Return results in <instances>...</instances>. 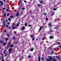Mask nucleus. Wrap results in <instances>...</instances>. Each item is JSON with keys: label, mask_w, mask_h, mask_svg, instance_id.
Returning <instances> with one entry per match:
<instances>
[{"label": "nucleus", "mask_w": 61, "mask_h": 61, "mask_svg": "<svg viewBox=\"0 0 61 61\" xmlns=\"http://www.w3.org/2000/svg\"><path fill=\"white\" fill-rule=\"evenodd\" d=\"M52 57L51 56H48V58H50L48 59V60L47 58L46 59V60L47 61H50L52 60L53 61H57V60L56 59H54L53 58H52Z\"/></svg>", "instance_id": "nucleus-1"}, {"label": "nucleus", "mask_w": 61, "mask_h": 61, "mask_svg": "<svg viewBox=\"0 0 61 61\" xmlns=\"http://www.w3.org/2000/svg\"><path fill=\"white\" fill-rule=\"evenodd\" d=\"M3 25H4V26H5L6 24H5V21L4 20H3Z\"/></svg>", "instance_id": "nucleus-2"}, {"label": "nucleus", "mask_w": 61, "mask_h": 61, "mask_svg": "<svg viewBox=\"0 0 61 61\" xmlns=\"http://www.w3.org/2000/svg\"><path fill=\"white\" fill-rule=\"evenodd\" d=\"M19 15V13L18 12L16 15V16H18Z\"/></svg>", "instance_id": "nucleus-3"}, {"label": "nucleus", "mask_w": 61, "mask_h": 61, "mask_svg": "<svg viewBox=\"0 0 61 61\" xmlns=\"http://www.w3.org/2000/svg\"><path fill=\"white\" fill-rule=\"evenodd\" d=\"M12 49L10 48L9 49V52H10L11 51H12Z\"/></svg>", "instance_id": "nucleus-4"}, {"label": "nucleus", "mask_w": 61, "mask_h": 61, "mask_svg": "<svg viewBox=\"0 0 61 61\" xmlns=\"http://www.w3.org/2000/svg\"><path fill=\"white\" fill-rule=\"evenodd\" d=\"M56 58H58V60H60V57H59L58 56H56Z\"/></svg>", "instance_id": "nucleus-5"}, {"label": "nucleus", "mask_w": 61, "mask_h": 61, "mask_svg": "<svg viewBox=\"0 0 61 61\" xmlns=\"http://www.w3.org/2000/svg\"><path fill=\"white\" fill-rule=\"evenodd\" d=\"M43 26H42L40 28V29H39V31H41V29H42V28H43Z\"/></svg>", "instance_id": "nucleus-6"}, {"label": "nucleus", "mask_w": 61, "mask_h": 61, "mask_svg": "<svg viewBox=\"0 0 61 61\" xmlns=\"http://www.w3.org/2000/svg\"><path fill=\"white\" fill-rule=\"evenodd\" d=\"M25 29V27L24 26H23L22 28V30H24Z\"/></svg>", "instance_id": "nucleus-7"}, {"label": "nucleus", "mask_w": 61, "mask_h": 61, "mask_svg": "<svg viewBox=\"0 0 61 61\" xmlns=\"http://www.w3.org/2000/svg\"><path fill=\"white\" fill-rule=\"evenodd\" d=\"M54 38V37H53L52 36H50V39H52V38Z\"/></svg>", "instance_id": "nucleus-8"}, {"label": "nucleus", "mask_w": 61, "mask_h": 61, "mask_svg": "<svg viewBox=\"0 0 61 61\" xmlns=\"http://www.w3.org/2000/svg\"><path fill=\"white\" fill-rule=\"evenodd\" d=\"M55 29H56V30H57L58 29V28L57 27H55Z\"/></svg>", "instance_id": "nucleus-9"}, {"label": "nucleus", "mask_w": 61, "mask_h": 61, "mask_svg": "<svg viewBox=\"0 0 61 61\" xmlns=\"http://www.w3.org/2000/svg\"><path fill=\"white\" fill-rule=\"evenodd\" d=\"M38 61H40V56L38 57Z\"/></svg>", "instance_id": "nucleus-10"}, {"label": "nucleus", "mask_w": 61, "mask_h": 61, "mask_svg": "<svg viewBox=\"0 0 61 61\" xmlns=\"http://www.w3.org/2000/svg\"><path fill=\"white\" fill-rule=\"evenodd\" d=\"M13 46H14V45H12V44H11L10 46V47L11 48L13 47Z\"/></svg>", "instance_id": "nucleus-11"}, {"label": "nucleus", "mask_w": 61, "mask_h": 61, "mask_svg": "<svg viewBox=\"0 0 61 61\" xmlns=\"http://www.w3.org/2000/svg\"><path fill=\"white\" fill-rule=\"evenodd\" d=\"M4 42V41H2V40H0V43L1 44H3Z\"/></svg>", "instance_id": "nucleus-12"}, {"label": "nucleus", "mask_w": 61, "mask_h": 61, "mask_svg": "<svg viewBox=\"0 0 61 61\" xmlns=\"http://www.w3.org/2000/svg\"><path fill=\"white\" fill-rule=\"evenodd\" d=\"M6 51H6V50H4V54H6V53L5 52H6Z\"/></svg>", "instance_id": "nucleus-13"}, {"label": "nucleus", "mask_w": 61, "mask_h": 61, "mask_svg": "<svg viewBox=\"0 0 61 61\" xmlns=\"http://www.w3.org/2000/svg\"><path fill=\"white\" fill-rule=\"evenodd\" d=\"M6 13H5L4 14V17H5V16H6Z\"/></svg>", "instance_id": "nucleus-14"}, {"label": "nucleus", "mask_w": 61, "mask_h": 61, "mask_svg": "<svg viewBox=\"0 0 61 61\" xmlns=\"http://www.w3.org/2000/svg\"><path fill=\"white\" fill-rule=\"evenodd\" d=\"M0 3H1V4L0 5L1 6V5H3V2L1 1Z\"/></svg>", "instance_id": "nucleus-15"}, {"label": "nucleus", "mask_w": 61, "mask_h": 61, "mask_svg": "<svg viewBox=\"0 0 61 61\" xmlns=\"http://www.w3.org/2000/svg\"><path fill=\"white\" fill-rule=\"evenodd\" d=\"M2 61H5V60H4V57L3 56L2 57Z\"/></svg>", "instance_id": "nucleus-16"}, {"label": "nucleus", "mask_w": 61, "mask_h": 61, "mask_svg": "<svg viewBox=\"0 0 61 61\" xmlns=\"http://www.w3.org/2000/svg\"><path fill=\"white\" fill-rule=\"evenodd\" d=\"M53 31L52 30H50V31H49V32L50 33H51V32H53Z\"/></svg>", "instance_id": "nucleus-17"}, {"label": "nucleus", "mask_w": 61, "mask_h": 61, "mask_svg": "<svg viewBox=\"0 0 61 61\" xmlns=\"http://www.w3.org/2000/svg\"><path fill=\"white\" fill-rule=\"evenodd\" d=\"M59 19H59L57 18L56 19V21H59Z\"/></svg>", "instance_id": "nucleus-18"}, {"label": "nucleus", "mask_w": 61, "mask_h": 61, "mask_svg": "<svg viewBox=\"0 0 61 61\" xmlns=\"http://www.w3.org/2000/svg\"><path fill=\"white\" fill-rule=\"evenodd\" d=\"M34 48H32L30 50V51H33L34 50Z\"/></svg>", "instance_id": "nucleus-19"}, {"label": "nucleus", "mask_w": 61, "mask_h": 61, "mask_svg": "<svg viewBox=\"0 0 61 61\" xmlns=\"http://www.w3.org/2000/svg\"><path fill=\"white\" fill-rule=\"evenodd\" d=\"M48 25L49 26H52V25L50 24H48Z\"/></svg>", "instance_id": "nucleus-20"}, {"label": "nucleus", "mask_w": 61, "mask_h": 61, "mask_svg": "<svg viewBox=\"0 0 61 61\" xmlns=\"http://www.w3.org/2000/svg\"><path fill=\"white\" fill-rule=\"evenodd\" d=\"M10 44H11V42H9L8 43V45L9 46L10 45Z\"/></svg>", "instance_id": "nucleus-21"}, {"label": "nucleus", "mask_w": 61, "mask_h": 61, "mask_svg": "<svg viewBox=\"0 0 61 61\" xmlns=\"http://www.w3.org/2000/svg\"><path fill=\"white\" fill-rule=\"evenodd\" d=\"M7 42H6L4 43L3 44V46H5V44L7 43Z\"/></svg>", "instance_id": "nucleus-22"}, {"label": "nucleus", "mask_w": 61, "mask_h": 61, "mask_svg": "<svg viewBox=\"0 0 61 61\" xmlns=\"http://www.w3.org/2000/svg\"><path fill=\"white\" fill-rule=\"evenodd\" d=\"M57 44H59L60 45V42H58L57 43V44H56V45H57Z\"/></svg>", "instance_id": "nucleus-23"}, {"label": "nucleus", "mask_w": 61, "mask_h": 61, "mask_svg": "<svg viewBox=\"0 0 61 61\" xmlns=\"http://www.w3.org/2000/svg\"><path fill=\"white\" fill-rule=\"evenodd\" d=\"M51 14H54H54H55V12H52V13H51Z\"/></svg>", "instance_id": "nucleus-24"}, {"label": "nucleus", "mask_w": 61, "mask_h": 61, "mask_svg": "<svg viewBox=\"0 0 61 61\" xmlns=\"http://www.w3.org/2000/svg\"><path fill=\"white\" fill-rule=\"evenodd\" d=\"M38 7H40V6H41V5L40 4H38Z\"/></svg>", "instance_id": "nucleus-25"}, {"label": "nucleus", "mask_w": 61, "mask_h": 61, "mask_svg": "<svg viewBox=\"0 0 61 61\" xmlns=\"http://www.w3.org/2000/svg\"><path fill=\"white\" fill-rule=\"evenodd\" d=\"M49 49L50 50H52V49H52V47H50V48Z\"/></svg>", "instance_id": "nucleus-26"}, {"label": "nucleus", "mask_w": 61, "mask_h": 61, "mask_svg": "<svg viewBox=\"0 0 61 61\" xmlns=\"http://www.w3.org/2000/svg\"><path fill=\"white\" fill-rule=\"evenodd\" d=\"M14 16H10V18H14Z\"/></svg>", "instance_id": "nucleus-27"}, {"label": "nucleus", "mask_w": 61, "mask_h": 61, "mask_svg": "<svg viewBox=\"0 0 61 61\" xmlns=\"http://www.w3.org/2000/svg\"><path fill=\"white\" fill-rule=\"evenodd\" d=\"M7 36H8V37H9V34H8V33H7Z\"/></svg>", "instance_id": "nucleus-28"}, {"label": "nucleus", "mask_w": 61, "mask_h": 61, "mask_svg": "<svg viewBox=\"0 0 61 61\" xmlns=\"http://www.w3.org/2000/svg\"><path fill=\"white\" fill-rule=\"evenodd\" d=\"M15 26H14L12 28V29H15Z\"/></svg>", "instance_id": "nucleus-29"}, {"label": "nucleus", "mask_w": 61, "mask_h": 61, "mask_svg": "<svg viewBox=\"0 0 61 61\" xmlns=\"http://www.w3.org/2000/svg\"><path fill=\"white\" fill-rule=\"evenodd\" d=\"M27 24L26 23H25V26H27Z\"/></svg>", "instance_id": "nucleus-30"}, {"label": "nucleus", "mask_w": 61, "mask_h": 61, "mask_svg": "<svg viewBox=\"0 0 61 61\" xmlns=\"http://www.w3.org/2000/svg\"><path fill=\"white\" fill-rule=\"evenodd\" d=\"M13 39H15V36H14L12 38Z\"/></svg>", "instance_id": "nucleus-31"}, {"label": "nucleus", "mask_w": 61, "mask_h": 61, "mask_svg": "<svg viewBox=\"0 0 61 61\" xmlns=\"http://www.w3.org/2000/svg\"><path fill=\"white\" fill-rule=\"evenodd\" d=\"M22 10H25V8L24 7H23L22 8Z\"/></svg>", "instance_id": "nucleus-32"}, {"label": "nucleus", "mask_w": 61, "mask_h": 61, "mask_svg": "<svg viewBox=\"0 0 61 61\" xmlns=\"http://www.w3.org/2000/svg\"><path fill=\"white\" fill-rule=\"evenodd\" d=\"M41 60H44V58H41Z\"/></svg>", "instance_id": "nucleus-33"}, {"label": "nucleus", "mask_w": 61, "mask_h": 61, "mask_svg": "<svg viewBox=\"0 0 61 61\" xmlns=\"http://www.w3.org/2000/svg\"><path fill=\"white\" fill-rule=\"evenodd\" d=\"M8 20L9 21H11V19L10 18H8Z\"/></svg>", "instance_id": "nucleus-34"}, {"label": "nucleus", "mask_w": 61, "mask_h": 61, "mask_svg": "<svg viewBox=\"0 0 61 61\" xmlns=\"http://www.w3.org/2000/svg\"><path fill=\"white\" fill-rule=\"evenodd\" d=\"M8 40V38H6L5 39V40H6V41H7V40Z\"/></svg>", "instance_id": "nucleus-35"}, {"label": "nucleus", "mask_w": 61, "mask_h": 61, "mask_svg": "<svg viewBox=\"0 0 61 61\" xmlns=\"http://www.w3.org/2000/svg\"><path fill=\"white\" fill-rule=\"evenodd\" d=\"M6 11L7 12H9V10H8V9H7L6 10Z\"/></svg>", "instance_id": "nucleus-36"}, {"label": "nucleus", "mask_w": 61, "mask_h": 61, "mask_svg": "<svg viewBox=\"0 0 61 61\" xmlns=\"http://www.w3.org/2000/svg\"><path fill=\"white\" fill-rule=\"evenodd\" d=\"M31 38H32V37H34V36L33 35H31Z\"/></svg>", "instance_id": "nucleus-37"}, {"label": "nucleus", "mask_w": 61, "mask_h": 61, "mask_svg": "<svg viewBox=\"0 0 61 61\" xmlns=\"http://www.w3.org/2000/svg\"><path fill=\"white\" fill-rule=\"evenodd\" d=\"M19 24H18L17 25H16V26H19Z\"/></svg>", "instance_id": "nucleus-38"}, {"label": "nucleus", "mask_w": 61, "mask_h": 61, "mask_svg": "<svg viewBox=\"0 0 61 61\" xmlns=\"http://www.w3.org/2000/svg\"><path fill=\"white\" fill-rule=\"evenodd\" d=\"M32 25H29L28 26H29V27L31 26H32Z\"/></svg>", "instance_id": "nucleus-39"}, {"label": "nucleus", "mask_w": 61, "mask_h": 61, "mask_svg": "<svg viewBox=\"0 0 61 61\" xmlns=\"http://www.w3.org/2000/svg\"><path fill=\"white\" fill-rule=\"evenodd\" d=\"M21 9V7L19 6V9L20 10Z\"/></svg>", "instance_id": "nucleus-40"}, {"label": "nucleus", "mask_w": 61, "mask_h": 61, "mask_svg": "<svg viewBox=\"0 0 61 61\" xmlns=\"http://www.w3.org/2000/svg\"><path fill=\"white\" fill-rule=\"evenodd\" d=\"M53 10H56V9L54 8L53 9Z\"/></svg>", "instance_id": "nucleus-41"}, {"label": "nucleus", "mask_w": 61, "mask_h": 61, "mask_svg": "<svg viewBox=\"0 0 61 61\" xmlns=\"http://www.w3.org/2000/svg\"><path fill=\"white\" fill-rule=\"evenodd\" d=\"M7 53L6 54V55H5V56H7Z\"/></svg>", "instance_id": "nucleus-42"}, {"label": "nucleus", "mask_w": 61, "mask_h": 61, "mask_svg": "<svg viewBox=\"0 0 61 61\" xmlns=\"http://www.w3.org/2000/svg\"><path fill=\"white\" fill-rule=\"evenodd\" d=\"M32 40H33V41L35 40V39L34 38H33L32 39Z\"/></svg>", "instance_id": "nucleus-43"}, {"label": "nucleus", "mask_w": 61, "mask_h": 61, "mask_svg": "<svg viewBox=\"0 0 61 61\" xmlns=\"http://www.w3.org/2000/svg\"><path fill=\"white\" fill-rule=\"evenodd\" d=\"M28 57H29V58H30L31 57V56H30L29 55V56Z\"/></svg>", "instance_id": "nucleus-44"}, {"label": "nucleus", "mask_w": 61, "mask_h": 61, "mask_svg": "<svg viewBox=\"0 0 61 61\" xmlns=\"http://www.w3.org/2000/svg\"><path fill=\"white\" fill-rule=\"evenodd\" d=\"M46 20H48V18H46Z\"/></svg>", "instance_id": "nucleus-45"}, {"label": "nucleus", "mask_w": 61, "mask_h": 61, "mask_svg": "<svg viewBox=\"0 0 61 61\" xmlns=\"http://www.w3.org/2000/svg\"><path fill=\"white\" fill-rule=\"evenodd\" d=\"M6 27H8V25H6Z\"/></svg>", "instance_id": "nucleus-46"}, {"label": "nucleus", "mask_w": 61, "mask_h": 61, "mask_svg": "<svg viewBox=\"0 0 61 61\" xmlns=\"http://www.w3.org/2000/svg\"><path fill=\"white\" fill-rule=\"evenodd\" d=\"M45 38H42V40H45Z\"/></svg>", "instance_id": "nucleus-47"}, {"label": "nucleus", "mask_w": 61, "mask_h": 61, "mask_svg": "<svg viewBox=\"0 0 61 61\" xmlns=\"http://www.w3.org/2000/svg\"><path fill=\"white\" fill-rule=\"evenodd\" d=\"M24 2H25V3H26V1L25 0H24Z\"/></svg>", "instance_id": "nucleus-48"}, {"label": "nucleus", "mask_w": 61, "mask_h": 61, "mask_svg": "<svg viewBox=\"0 0 61 61\" xmlns=\"http://www.w3.org/2000/svg\"><path fill=\"white\" fill-rule=\"evenodd\" d=\"M43 1H41L40 2L41 3H43Z\"/></svg>", "instance_id": "nucleus-49"}, {"label": "nucleus", "mask_w": 61, "mask_h": 61, "mask_svg": "<svg viewBox=\"0 0 61 61\" xmlns=\"http://www.w3.org/2000/svg\"><path fill=\"white\" fill-rule=\"evenodd\" d=\"M9 14H7V16H9Z\"/></svg>", "instance_id": "nucleus-50"}, {"label": "nucleus", "mask_w": 61, "mask_h": 61, "mask_svg": "<svg viewBox=\"0 0 61 61\" xmlns=\"http://www.w3.org/2000/svg\"><path fill=\"white\" fill-rule=\"evenodd\" d=\"M3 10H5V8H3Z\"/></svg>", "instance_id": "nucleus-51"}, {"label": "nucleus", "mask_w": 61, "mask_h": 61, "mask_svg": "<svg viewBox=\"0 0 61 61\" xmlns=\"http://www.w3.org/2000/svg\"><path fill=\"white\" fill-rule=\"evenodd\" d=\"M11 32H12V31H10V34H11Z\"/></svg>", "instance_id": "nucleus-52"}, {"label": "nucleus", "mask_w": 61, "mask_h": 61, "mask_svg": "<svg viewBox=\"0 0 61 61\" xmlns=\"http://www.w3.org/2000/svg\"><path fill=\"white\" fill-rule=\"evenodd\" d=\"M5 48L6 49H7V46H6L5 47Z\"/></svg>", "instance_id": "nucleus-53"}, {"label": "nucleus", "mask_w": 61, "mask_h": 61, "mask_svg": "<svg viewBox=\"0 0 61 61\" xmlns=\"http://www.w3.org/2000/svg\"><path fill=\"white\" fill-rule=\"evenodd\" d=\"M54 15L52 14L51 15V16H53Z\"/></svg>", "instance_id": "nucleus-54"}, {"label": "nucleus", "mask_w": 61, "mask_h": 61, "mask_svg": "<svg viewBox=\"0 0 61 61\" xmlns=\"http://www.w3.org/2000/svg\"><path fill=\"white\" fill-rule=\"evenodd\" d=\"M10 28H11V26H10L8 27V29H10Z\"/></svg>", "instance_id": "nucleus-55"}, {"label": "nucleus", "mask_w": 61, "mask_h": 61, "mask_svg": "<svg viewBox=\"0 0 61 61\" xmlns=\"http://www.w3.org/2000/svg\"><path fill=\"white\" fill-rule=\"evenodd\" d=\"M14 33H15V34H16V31H14Z\"/></svg>", "instance_id": "nucleus-56"}, {"label": "nucleus", "mask_w": 61, "mask_h": 61, "mask_svg": "<svg viewBox=\"0 0 61 61\" xmlns=\"http://www.w3.org/2000/svg\"><path fill=\"white\" fill-rule=\"evenodd\" d=\"M20 4H21V3H22V2H21V0H20Z\"/></svg>", "instance_id": "nucleus-57"}, {"label": "nucleus", "mask_w": 61, "mask_h": 61, "mask_svg": "<svg viewBox=\"0 0 61 61\" xmlns=\"http://www.w3.org/2000/svg\"><path fill=\"white\" fill-rule=\"evenodd\" d=\"M5 32H6V30H5V31H4Z\"/></svg>", "instance_id": "nucleus-58"}, {"label": "nucleus", "mask_w": 61, "mask_h": 61, "mask_svg": "<svg viewBox=\"0 0 61 61\" xmlns=\"http://www.w3.org/2000/svg\"><path fill=\"white\" fill-rule=\"evenodd\" d=\"M53 58L54 59H55L56 58L55 57H53Z\"/></svg>", "instance_id": "nucleus-59"}, {"label": "nucleus", "mask_w": 61, "mask_h": 61, "mask_svg": "<svg viewBox=\"0 0 61 61\" xmlns=\"http://www.w3.org/2000/svg\"><path fill=\"white\" fill-rule=\"evenodd\" d=\"M6 22H7V20H6Z\"/></svg>", "instance_id": "nucleus-60"}, {"label": "nucleus", "mask_w": 61, "mask_h": 61, "mask_svg": "<svg viewBox=\"0 0 61 61\" xmlns=\"http://www.w3.org/2000/svg\"><path fill=\"white\" fill-rule=\"evenodd\" d=\"M59 47H60V48H61V46H60Z\"/></svg>", "instance_id": "nucleus-61"}, {"label": "nucleus", "mask_w": 61, "mask_h": 61, "mask_svg": "<svg viewBox=\"0 0 61 61\" xmlns=\"http://www.w3.org/2000/svg\"><path fill=\"white\" fill-rule=\"evenodd\" d=\"M9 23H10L9 22H8V23L7 24L8 25H9Z\"/></svg>", "instance_id": "nucleus-62"}, {"label": "nucleus", "mask_w": 61, "mask_h": 61, "mask_svg": "<svg viewBox=\"0 0 61 61\" xmlns=\"http://www.w3.org/2000/svg\"><path fill=\"white\" fill-rule=\"evenodd\" d=\"M2 39H4V37H2Z\"/></svg>", "instance_id": "nucleus-63"}, {"label": "nucleus", "mask_w": 61, "mask_h": 61, "mask_svg": "<svg viewBox=\"0 0 61 61\" xmlns=\"http://www.w3.org/2000/svg\"><path fill=\"white\" fill-rule=\"evenodd\" d=\"M4 2H5V0H4Z\"/></svg>", "instance_id": "nucleus-64"}]
</instances>
